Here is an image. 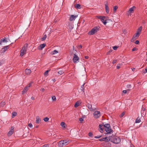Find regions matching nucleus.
<instances>
[{
    "instance_id": "nucleus-41",
    "label": "nucleus",
    "mask_w": 147,
    "mask_h": 147,
    "mask_svg": "<svg viewBox=\"0 0 147 147\" xmlns=\"http://www.w3.org/2000/svg\"><path fill=\"white\" fill-rule=\"evenodd\" d=\"M49 70H47L46 71H45L44 74V75H47L48 74V72H49Z\"/></svg>"
},
{
    "instance_id": "nucleus-22",
    "label": "nucleus",
    "mask_w": 147,
    "mask_h": 147,
    "mask_svg": "<svg viewBox=\"0 0 147 147\" xmlns=\"http://www.w3.org/2000/svg\"><path fill=\"white\" fill-rule=\"evenodd\" d=\"M85 84V83H84L81 86L80 88L81 90L82 91L83 93H84V86Z\"/></svg>"
},
{
    "instance_id": "nucleus-38",
    "label": "nucleus",
    "mask_w": 147,
    "mask_h": 147,
    "mask_svg": "<svg viewBox=\"0 0 147 147\" xmlns=\"http://www.w3.org/2000/svg\"><path fill=\"white\" fill-rule=\"evenodd\" d=\"M49 144H45L43 145L42 146V147H49Z\"/></svg>"
},
{
    "instance_id": "nucleus-28",
    "label": "nucleus",
    "mask_w": 147,
    "mask_h": 147,
    "mask_svg": "<svg viewBox=\"0 0 147 147\" xmlns=\"http://www.w3.org/2000/svg\"><path fill=\"white\" fill-rule=\"evenodd\" d=\"M57 53H58V51H57L56 50H55L53 51L52 52L51 54L52 55H54L55 54Z\"/></svg>"
},
{
    "instance_id": "nucleus-15",
    "label": "nucleus",
    "mask_w": 147,
    "mask_h": 147,
    "mask_svg": "<svg viewBox=\"0 0 147 147\" xmlns=\"http://www.w3.org/2000/svg\"><path fill=\"white\" fill-rule=\"evenodd\" d=\"M9 48V45L6 46L1 49V51L2 52H5Z\"/></svg>"
},
{
    "instance_id": "nucleus-25",
    "label": "nucleus",
    "mask_w": 147,
    "mask_h": 147,
    "mask_svg": "<svg viewBox=\"0 0 147 147\" xmlns=\"http://www.w3.org/2000/svg\"><path fill=\"white\" fill-rule=\"evenodd\" d=\"M17 115V113L16 112H13L12 113V117L14 118L15 116H16Z\"/></svg>"
},
{
    "instance_id": "nucleus-2",
    "label": "nucleus",
    "mask_w": 147,
    "mask_h": 147,
    "mask_svg": "<svg viewBox=\"0 0 147 147\" xmlns=\"http://www.w3.org/2000/svg\"><path fill=\"white\" fill-rule=\"evenodd\" d=\"M110 141L115 144H118L121 142V139L119 137L112 135L111 136H109Z\"/></svg>"
},
{
    "instance_id": "nucleus-64",
    "label": "nucleus",
    "mask_w": 147,
    "mask_h": 147,
    "mask_svg": "<svg viewBox=\"0 0 147 147\" xmlns=\"http://www.w3.org/2000/svg\"><path fill=\"white\" fill-rule=\"evenodd\" d=\"M73 50H74V46H73Z\"/></svg>"
},
{
    "instance_id": "nucleus-63",
    "label": "nucleus",
    "mask_w": 147,
    "mask_h": 147,
    "mask_svg": "<svg viewBox=\"0 0 147 147\" xmlns=\"http://www.w3.org/2000/svg\"><path fill=\"white\" fill-rule=\"evenodd\" d=\"M128 86H129V87H131V85H128Z\"/></svg>"
},
{
    "instance_id": "nucleus-23",
    "label": "nucleus",
    "mask_w": 147,
    "mask_h": 147,
    "mask_svg": "<svg viewBox=\"0 0 147 147\" xmlns=\"http://www.w3.org/2000/svg\"><path fill=\"white\" fill-rule=\"evenodd\" d=\"M28 90V88L27 86H26L24 88V89L22 91V94H24Z\"/></svg>"
},
{
    "instance_id": "nucleus-36",
    "label": "nucleus",
    "mask_w": 147,
    "mask_h": 147,
    "mask_svg": "<svg viewBox=\"0 0 147 147\" xmlns=\"http://www.w3.org/2000/svg\"><path fill=\"white\" fill-rule=\"evenodd\" d=\"M33 83V82H31L27 86H27L28 88L30 87V86H31L32 85V84Z\"/></svg>"
},
{
    "instance_id": "nucleus-7",
    "label": "nucleus",
    "mask_w": 147,
    "mask_h": 147,
    "mask_svg": "<svg viewBox=\"0 0 147 147\" xmlns=\"http://www.w3.org/2000/svg\"><path fill=\"white\" fill-rule=\"evenodd\" d=\"M93 115L94 118H97L99 117L100 115V113L99 111H95L93 113Z\"/></svg>"
},
{
    "instance_id": "nucleus-34",
    "label": "nucleus",
    "mask_w": 147,
    "mask_h": 147,
    "mask_svg": "<svg viewBox=\"0 0 147 147\" xmlns=\"http://www.w3.org/2000/svg\"><path fill=\"white\" fill-rule=\"evenodd\" d=\"M58 73L59 74L61 75L63 74V73H64V72L63 71L60 70V71H59L58 72Z\"/></svg>"
},
{
    "instance_id": "nucleus-40",
    "label": "nucleus",
    "mask_w": 147,
    "mask_h": 147,
    "mask_svg": "<svg viewBox=\"0 0 147 147\" xmlns=\"http://www.w3.org/2000/svg\"><path fill=\"white\" fill-rule=\"evenodd\" d=\"M118 48V47L117 46H114L113 47V49L115 50H117V49Z\"/></svg>"
},
{
    "instance_id": "nucleus-58",
    "label": "nucleus",
    "mask_w": 147,
    "mask_h": 147,
    "mask_svg": "<svg viewBox=\"0 0 147 147\" xmlns=\"http://www.w3.org/2000/svg\"><path fill=\"white\" fill-rule=\"evenodd\" d=\"M145 70L146 71V72L145 73L147 72V67L145 68Z\"/></svg>"
},
{
    "instance_id": "nucleus-33",
    "label": "nucleus",
    "mask_w": 147,
    "mask_h": 147,
    "mask_svg": "<svg viewBox=\"0 0 147 147\" xmlns=\"http://www.w3.org/2000/svg\"><path fill=\"white\" fill-rule=\"evenodd\" d=\"M65 123L64 122H61V125L63 127H65Z\"/></svg>"
},
{
    "instance_id": "nucleus-53",
    "label": "nucleus",
    "mask_w": 147,
    "mask_h": 147,
    "mask_svg": "<svg viewBox=\"0 0 147 147\" xmlns=\"http://www.w3.org/2000/svg\"><path fill=\"white\" fill-rule=\"evenodd\" d=\"M45 90V89L44 88H42L40 90V91H42V92H44Z\"/></svg>"
},
{
    "instance_id": "nucleus-43",
    "label": "nucleus",
    "mask_w": 147,
    "mask_h": 147,
    "mask_svg": "<svg viewBox=\"0 0 147 147\" xmlns=\"http://www.w3.org/2000/svg\"><path fill=\"white\" fill-rule=\"evenodd\" d=\"M102 136H95L94 137V138H100Z\"/></svg>"
},
{
    "instance_id": "nucleus-27",
    "label": "nucleus",
    "mask_w": 147,
    "mask_h": 147,
    "mask_svg": "<svg viewBox=\"0 0 147 147\" xmlns=\"http://www.w3.org/2000/svg\"><path fill=\"white\" fill-rule=\"evenodd\" d=\"M63 141H64V145H66L68 144L69 142L68 141H67V140H63Z\"/></svg>"
},
{
    "instance_id": "nucleus-59",
    "label": "nucleus",
    "mask_w": 147,
    "mask_h": 147,
    "mask_svg": "<svg viewBox=\"0 0 147 147\" xmlns=\"http://www.w3.org/2000/svg\"><path fill=\"white\" fill-rule=\"evenodd\" d=\"M52 80L53 82H55V79H52Z\"/></svg>"
},
{
    "instance_id": "nucleus-8",
    "label": "nucleus",
    "mask_w": 147,
    "mask_h": 147,
    "mask_svg": "<svg viewBox=\"0 0 147 147\" xmlns=\"http://www.w3.org/2000/svg\"><path fill=\"white\" fill-rule=\"evenodd\" d=\"M100 142L105 141L108 142L110 141V138L109 136V137H106L105 138H103L99 140Z\"/></svg>"
},
{
    "instance_id": "nucleus-29",
    "label": "nucleus",
    "mask_w": 147,
    "mask_h": 147,
    "mask_svg": "<svg viewBox=\"0 0 147 147\" xmlns=\"http://www.w3.org/2000/svg\"><path fill=\"white\" fill-rule=\"evenodd\" d=\"M80 105V103L78 101H77L75 104L74 107H77Z\"/></svg>"
},
{
    "instance_id": "nucleus-37",
    "label": "nucleus",
    "mask_w": 147,
    "mask_h": 147,
    "mask_svg": "<svg viewBox=\"0 0 147 147\" xmlns=\"http://www.w3.org/2000/svg\"><path fill=\"white\" fill-rule=\"evenodd\" d=\"M52 99L54 101H55L56 100V98L55 96H52Z\"/></svg>"
},
{
    "instance_id": "nucleus-16",
    "label": "nucleus",
    "mask_w": 147,
    "mask_h": 147,
    "mask_svg": "<svg viewBox=\"0 0 147 147\" xmlns=\"http://www.w3.org/2000/svg\"><path fill=\"white\" fill-rule=\"evenodd\" d=\"M63 142L64 141L62 140H61V141L59 142H58V146L59 147H62L63 145Z\"/></svg>"
},
{
    "instance_id": "nucleus-31",
    "label": "nucleus",
    "mask_w": 147,
    "mask_h": 147,
    "mask_svg": "<svg viewBox=\"0 0 147 147\" xmlns=\"http://www.w3.org/2000/svg\"><path fill=\"white\" fill-rule=\"evenodd\" d=\"M146 110V109L145 108H144L143 107V106H142V110L141 111V114H143L144 113V111Z\"/></svg>"
},
{
    "instance_id": "nucleus-1",
    "label": "nucleus",
    "mask_w": 147,
    "mask_h": 147,
    "mask_svg": "<svg viewBox=\"0 0 147 147\" xmlns=\"http://www.w3.org/2000/svg\"><path fill=\"white\" fill-rule=\"evenodd\" d=\"M99 127L100 129V131L101 133L103 132L104 129L105 130L107 134H110L112 131L109 124H104L103 123L100 124L99 125Z\"/></svg>"
},
{
    "instance_id": "nucleus-51",
    "label": "nucleus",
    "mask_w": 147,
    "mask_h": 147,
    "mask_svg": "<svg viewBox=\"0 0 147 147\" xmlns=\"http://www.w3.org/2000/svg\"><path fill=\"white\" fill-rule=\"evenodd\" d=\"M127 90H123V92L125 94L127 93Z\"/></svg>"
},
{
    "instance_id": "nucleus-17",
    "label": "nucleus",
    "mask_w": 147,
    "mask_h": 147,
    "mask_svg": "<svg viewBox=\"0 0 147 147\" xmlns=\"http://www.w3.org/2000/svg\"><path fill=\"white\" fill-rule=\"evenodd\" d=\"M139 36V34H137V33H136V34H134V36H133L132 39L131 40V42H132L134 41V39L136 40L137 39L136 37H137Z\"/></svg>"
},
{
    "instance_id": "nucleus-44",
    "label": "nucleus",
    "mask_w": 147,
    "mask_h": 147,
    "mask_svg": "<svg viewBox=\"0 0 147 147\" xmlns=\"http://www.w3.org/2000/svg\"><path fill=\"white\" fill-rule=\"evenodd\" d=\"M112 51H113L112 50H110L109 51L107 52V55H109L110 54V53L112 52Z\"/></svg>"
},
{
    "instance_id": "nucleus-10",
    "label": "nucleus",
    "mask_w": 147,
    "mask_h": 147,
    "mask_svg": "<svg viewBox=\"0 0 147 147\" xmlns=\"http://www.w3.org/2000/svg\"><path fill=\"white\" fill-rule=\"evenodd\" d=\"M105 9L106 11V12L107 13H109V9L108 7V3L107 1L105 2Z\"/></svg>"
},
{
    "instance_id": "nucleus-62",
    "label": "nucleus",
    "mask_w": 147,
    "mask_h": 147,
    "mask_svg": "<svg viewBox=\"0 0 147 147\" xmlns=\"http://www.w3.org/2000/svg\"><path fill=\"white\" fill-rule=\"evenodd\" d=\"M38 125L36 126V128H38Z\"/></svg>"
},
{
    "instance_id": "nucleus-4",
    "label": "nucleus",
    "mask_w": 147,
    "mask_h": 147,
    "mask_svg": "<svg viewBox=\"0 0 147 147\" xmlns=\"http://www.w3.org/2000/svg\"><path fill=\"white\" fill-rule=\"evenodd\" d=\"M100 27L99 26L94 27L91 31L89 32L88 34L89 35H93L95 33L97 32L99 30Z\"/></svg>"
},
{
    "instance_id": "nucleus-19",
    "label": "nucleus",
    "mask_w": 147,
    "mask_h": 147,
    "mask_svg": "<svg viewBox=\"0 0 147 147\" xmlns=\"http://www.w3.org/2000/svg\"><path fill=\"white\" fill-rule=\"evenodd\" d=\"M31 71L29 69H26L25 71V73L26 74L29 75L30 74Z\"/></svg>"
},
{
    "instance_id": "nucleus-42",
    "label": "nucleus",
    "mask_w": 147,
    "mask_h": 147,
    "mask_svg": "<svg viewBox=\"0 0 147 147\" xmlns=\"http://www.w3.org/2000/svg\"><path fill=\"white\" fill-rule=\"evenodd\" d=\"M120 64H118L117 66V68L118 69H119L120 68Z\"/></svg>"
},
{
    "instance_id": "nucleus-39",
    "label": "nucleus",
    "mask_w": 147,
    "mask_h": 147,
    "mask_svg": "<svg viewBox=\"0 0 147 147\" xmlns=\"http://www.w3.org/2000/svg\"><path fill=\"white\" fill-rule=\"evenodd\" d=\"M125 114V113L124 112H122L121 113V114L120 115V117H123L124 116Z\"/></svg>"
},
{
    "instance_id": "nucleus-61",
    "label": "nucleus",
    "mask_w": 147,
    "mask_h": 147,
    "mask_svg": "<svg viewBox=\"0 0 147 147\" xmlns=\"http://www.w3.org/2000/svg\"><path fill=\"white\" fill-rule=\"evenodd\" d=\"M2 64V63L1 61H0V66Z\"/></svg>"
},
{
    "instance_id": "nucleus-32",
    "label": "nucleus",
    "mask_w": 147,
    "mask_h": 147,
    "mask_svg": "<svg viewBox=\"0 0 147 147\" xmlns=\"http://www.w3.org/2000/svg\"><path fill=\"white\" fill-rule=\"evenodd\" d=\"M118 8V7L117 6H115L113 7V11L115 12Z\"/></svg>"
},
{
    "instance_id": "nucleus-13",
    "label": "nucleus",
    "mask_w": 147,
    "mask_h": 147,
    "mask_svg": "<svg viewBox=\"0 0 147 147\" xmlns=\"http://www.w3.org/2000/svg\"><path fill=\"white\" fill-rule=\"evenodd\" d=\"M7 39L5 37L4 38H3L1 39H0V45H2V42L7 43Z\"/></svg>"
},
{
    "instance_id": "nucleus-21",
    "label": "nucleus",
    "mask_w": 147,
    "mask_h": 147,
    "mask_svg": "<svg viewBox=\"0 0 147 147\" xmlns=\"http://www.w3.org/2000/svg\"><path fill=\"white\" fill-rule=\"evenodd\" d=\"M41 121V119L39 117H37L36 118V120L35 123H39Z\"/></svg>"
},
{
    "instance_id": "nucleus-6",
    "label": "nucleus",
    "mask_w": 147,
    "mask_h": 147,
    "mask_svg": "<svg viewBox=\"0 0 147 147\" xmlns=\"http://www.w3.org/2000/svg\"><path fill=\"white\" fill-rule=\"evenodd\" d=\"M99 18L100 19L101 21L103 23L104 25H106L107 23V20L106 19V17L105 16H100Z\"/></svg>"
},
{
    "instance_id": "nucleus-49",
    "label": "nucleus",
    "mask_w": 147,
    "mask_h": 147,
    "mask_svg": "<svg viewBox=\"0 0 147 147\" xmlns=\"http://www.w3.org/2000/svg\"><path fill=\"white\" fill-rule=\"evenodd\" d=\"M79 120L80 122H82V121H84V119H83V118H80L79 119Z\"/></svg>"
},
{
    "instance_id": "nucleus-24",
    "label": "nucleus",
    "mask_w": 147,
    "mask_h": 147,
    "mask_svg": "<svg viewBox=\"0 0 147 147\" xmlns=\"http://www.w3.org/2000/svg\"><path fill=\"white\" fill-rule=\"evenodd\" d=\"M141 121L140 119L138 117L136 119L135 123H139Z\"/></svg>"
},
{
    "instance_id": "nucleus-11",
    "label": "nucleus",
    "mask_w": 147,
    "mask_h": 147,
    "mask_svg": "<svg viewBox=\"0 0 147 147\" xmlns=\"http://www.w3.org/2000/svg\"><path fill=\"white\" fill-rule=\"evenodd\" d=\"M86 106L90 111H93L96 109L95 108L93 109L92 107V105L90 104L87 103L86 105Z\"/></svg>"
},
{
    "instance_id": "nucleus-57",
    "label": "nucleus",
    "mask_w": 147,
    "mask_h": 147,
    "mask_svg": "<svg viewBox=\"0 0 147 147\" xmlns=\"http://www.w3.org/2000/svg\"><path fill=\"white\" fill-rule=\"evenodd\" d=\"M1 103L2 104H3V105H4L5 103V102H1Z\"/></svg>"
},
{
    "instance_id": "nucleus-26",
    "label": "nucleus",
    "mask_w": 147,
    "mask_h": 147,
    "mask_svg": "<svg viewBox=\"0 0 147 147\" xmlns=\"http://www.w3.org/2000/svg\"><path fill=\"white\" fill-rule=\"evenodd\" d=\"M75 7L77 9H80L81 8V5L79 4H77L75 5Z\"/></svg>"
},
{
    "instance_id": "nucleus-50",
    "label": "nucleus",
    "mask_w": 147,
    "mask_h": 147,
    "mask_svg": "<svg viewBox=\"0 0 147 147\" xmlns=\"http://www.w3.org/2000/svg\"><path fill=\"white\" fill-rule=\"evenodd\" d=\"M28 126L31 128L32 127V125L31 123H29L28 125Z\"/></svg>"
},
{
    "instance_id": "nucleus-52",
    "label": "nucleus",
    "mask_w": 147,
    "mask_h": 147,
    "mask_svg": "<svg viewBox=\"0 0 147 147\" xmlns=\"http://www.w3.org/2000/svg\"><path fill=\"white\" fill-rule=\"evenodd\" d=\"M82 46L81 45H80L79 46V48L80 49H81V48H82Z\"/></svg>"
},
{
    "instance_id": "nucleus-3",
    "label": "nucleus",
    "mask_w": 147,
    "mask_h": 147,
    "mask_svg": "<svg viewBox=\"0 0 147 147\" xmlns=\"http://www.w3.org/2000/svg\"><path fill=\"white\" fill-rule=\"evenodd\" d=\"M28 46V44L27 43H26L24 45V46L22 48V49L20 51V56H23L24 54L26 53Z\"/></svg>"
},
{
    "instance_id": "nucleus-45",
    "label": "nucleus",
    "mask_w": 147,
    "mask_h": 147,
    "mask_svg": "<svg viewBox=\"0 0 147 147\" xmlns=\"http://www.w3.org/2000/svg\"><path fill=\"white\" fill-rule=\"evenodd\" d=\"M88 136L90 137H92V134L91 132H90L88 134Z\"/></svg>"
},
{
    "instance_id": "nucleus-18",
    "label": "nucleus",
    "mask_w": 147,
    "mask_h": 147,
    "mask_svg": "<svg viewBox=\"0 0 147 147\" xmlns=\"http://www.w3.org/2000/svg\"><path fill=\"white\" fill-rule=\"evenodd\" d=\"M142 26L138 28L137 29L136 31V33L137 34H140V32L142 31Z\"/></svg>"
},
{
    "instance_id": "nucleus-46",
    "label": "nucleus",
    "mask_w": 147,
    "mask_h": 147,
    "mask_svg": "<svg viewBox=\"0 0 147 147\" xmlns=\"http://www.w3.org/2000/svg\"><path fill=\"white\" fill-rule=\"evenodd\" d=\"M137 49L136 48L134 47L132 49V51H136L137 50Z\"/></svg>"
},
{
    "instance_id": "nucleus-30",
    "label": "nucleus",
    "mask_w": 147,
    "mask_h": 147,
    "mask_svg": "<svg viewBox=\"0 0 147 147\" xmlns=\"http://www.w3.org/2000/svg\"><path fill=\"white\" fill-rule=\"evenodd\" d=\"M47 37V35L46 34H45L44 35V36L43 37L41 38V41H44L45 40Z\"/></svg>"
},
{
    "instance_id": "nucleus-60",
    "label": "nucleus",
    "mask_w": 147,
    "mask_h": 147,
    "mask_svg": "<svg viewBox=\"0 0 147 147\" xmlns=\"http://www.w3.org/2000/svg\"><path fill=\"white\" fill-rule=\"evenodd\" d=\"M57 21V20H55L54 21V22L55 23H56Z\"/></svg>"
},
{
    "instance_id": "nucleus-9",
    "label": "nucleus",
    "mask_w": 147,
    "mask_h": 147,
    "mask_svg": "<svg viewBox=\"0 0 147 147\" xmlns=\"http://www.w3.org/2000/svg\"><path fill=\"white\" fill-rule=\"evenodd\" d=\"M14 129L13 127L11 126V130H10L7 134V135L9 137L11 136L14 132Z\"/></svg>"
},
{
    "instance_id": "nucleus-54",
    "label": "nucleus",
    "mask_w": 147,
    "mask_h": 147,
    "mask_svg": "<svg viewBox=\"0 0 147 147\" xmlns=\"http://www.w3.org/2000/svg\"><path fill=\"white\" fill-rule=\"evenodd\" d=\"M131 69L132 71H134L135 70V68H133V67L131 68Z\"/></svg>"
},
{
    "instance_id": "nucleus-47",
    "label": "nucleus",
    "mask_w": 147,
    "mask_h": 147,
    "mask_svg": "<svg viewBox=\"0 0 147 147\" xmlns=\"http://www.w3.org/2000/svg\"><path fill=\"white\" fill-rule=\"evenodd\" d=\"M139 43V41L138 40H136L135 42V43L136 44H138Z\"/></svg>"
},
{
    "instance_id": "nucleus-48",
    "label": "nucleus",
    "mask_w": 147,
    "mask_h": 147,
    "mask_svg": "<svg viewBox=\"0 0 147 147\" xmlns=\"http://www.w3.org/2000/svg\"><path fill=\"white\" fill-rule=\"evenodd\" d=\"M117 61V60H114L112 62V63L113 64H114Z\"/></svg>"
},
{
    "instance_id": "nucleus-56",
    "label": "nucleus",
    "mask_w": 147,
    "mask_h": 147,
    "mask_svg": "<svg viewBox=\"0 0 147 147\" xmlns=\"http://www.w3.org/2000/svg\"><path fill=\"white\" fill-rule=\"evenodd\" d=\"M85 58L86 59H88V56H85Z\"/></svg>"
},
{
    "instance_id": "nucleus-55",
    "label": "nucleus",
    "mask_w": 147,
    "mask_h": 147,
    "mask_svg": "<svg viewBox=\"0 0 147 147\" xmlns=\"http://www.w3.org/2000/svg\"><path fill=\"white\" fill-rule=\"evenodd\" d=\"M31 99L32 100H34V99H35V98H34V97H33V96H32L31 97Z\"/></svg>"
},
{
    "instance_id": "nucleus-5",
    "label": "nucleus",
    "mask_w": 147,
    "mask_h": 147,
    "mask_svg": "<svg viewBox=\"0 0 147 147\" xmlns=\"http://www.w3.org/2000/svg\"><path fill=\"white\" fill-rule=\"evenodd\" d=\"M74 63H77L79 62V58L75 54H74L73 59Z\"/></svg>"
},
{
    "instance_id": "nucleus-14",
    "label": "nucleus",
    "mask_w": 147,
    "mask_h": 147,
    "mask_svg": "<svg viewBox=\"0 0 147 147\" xmlns=\"http://www.w3.org/2000/svg\"><path fill=\"white\" fill-rule=\"evenodd\" d=\"M45 46L46 44L45 43H43V44L40 45L37 48L38 50H42V49Z\"/></svg>"
},
{
    "instance_id": "nucleus-12",
    "label": "nucleus",
    "mask_w": 147,
    "mask_h": 147,
    "mask_svg": "<svg viewBox=\"0 0 147 147\" xmlns=\"http://www.w3.org/2000/svg\"><path fill=\"white\" fill-rule=\"evenodd\" d=\"M78 17V15L74 16V15H71L69 17V20L70 21L74 20L75 19Z\"/></svg>"
},
{
    "instance_id": "nucleus-20",
    "label": "nucleus",
    "mask_w": 147,
    "mask_h": 147,
    "mask_svg": "<svg viewBox=\"0 0 147 147\" xmlns=\"http://www.w3.org/2000/svg\"><path fill=\"white\" fill-rule=\"evenodd\" d=\"M136 7L135 6H133L132 7L129 9L128 12L130 13L134 11V9Z\"/></svg>"
},
{
    "instance_id": "nucleus-35",
    "label": "nucleus",
    "mask_w": 147,
    "mask_h": 147,
    "mask_svg": "<svg viewBox=\"0 0 147 147\" xmlns=\"http://www.w3.org/2000/svg\"><path fill=\"white\" fill-rule=\"evenodd\" d=\"M49 120V118L47 117L44 118L43 119V120L45 122L48 121Z\"/></svg>"
}]
</instances>
